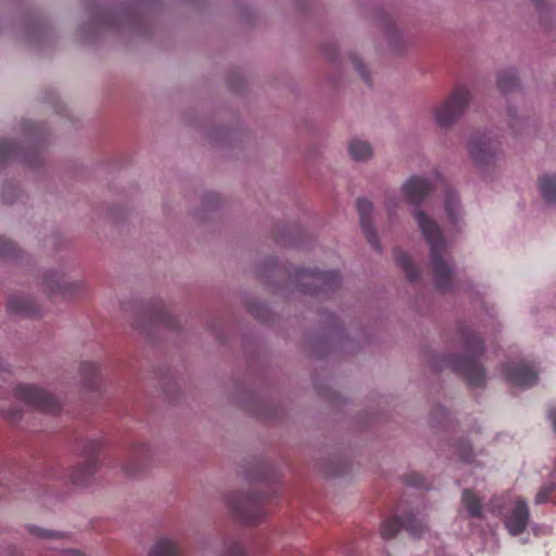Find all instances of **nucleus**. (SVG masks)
<instances>
[{"label": "nucleus", "instance_id": "1", "mask_svg": "<svg viewBox=\"0 0 556 556\" xmlns=\"http://www.w3.org/2000/svg\"><path fill=\"white\" fill-rule=\"evenodd\" d=\"M412 216L430 249V270L433 283L447 289L453 280V264L447 254V242L438 222L424 208L416 206Z\"/></svg>", "mask_w": 556, "mask_h": 556}, {"label": "nucleus", "instance_id": "2", "mask_svg": "<svg viewBox=\"0 0 556 556\" xmlns=\"http://www.w3.org/2000/svg\"><path fill=\"white\" fill-rule=\"evenodd\" d=\"M472 100L471 91L459 86L431 108L432 122L441 129L453 128L463 117Z\"/></svg>", "mask_w": 556, "mask_h": 556}, {"label": "nucleus", "instance_id": "3", "mask_svg": "<svg viewBox=\"0 0 556 556\" xmlns=\"http://www.w3.org/2000/svg\"><path fill=\"white\" fill-rule=\"evenodd\" d=\"M14 396L24 405L43 413L53 414L61 407L55 395L34 384H18L14 390Z\"/></svg>", "mask_w": 556, "mask_h": 556}, {"label": "nucleus", "instance_id": "4", "mask_svg": "<svg viewBox=\"0 0 556 556\" xmlns=\"http://www.w3.org/2000/svg\"><path fill=\"white\" fill-rule=\"evenodd\" d=\"M468 153L472 162L480 167L488 166L500 154V146L489 137H473L467 144Z\"/></svg>", "mask_w": 556, "mask_h": 556}, {"label": "nucleus", "instance_id": "5", "mask_svg": "<svg viewBox=\"0 0 556 556\" xmlns=\"http://www.w3.org/2000/svg\"><path fill=\"white\" fill-rule=\"evenodd\" d=\"M433 187L431 177L412 176L402 185L401 195L407 203L418 205Z\"/></svg>", "mask_w": 556, "mask_h": 556}, {"label": "nucleus", "instance_id": "6", "mask_svg": "<svg viewBox=\"0 0 556 556\" xmlns=\"http://www.w3.org/2000/svg\"><path fill=\"white\" fill-rule=\"evenodd\" d=\"M529 520V510L527 505L520 498L509 504L504 515V523L508 532L513 535L520 534L527 527Z\"/></svg>", "mask_w": 556, "mask_h": 556}, {"label": "nucleus", "instance_id": "7", "mask_svg": "<svg viewBox=\"0 0 556 556\" xmlns=\"http://www.w3.org/2000/svg\"><path fill=\"white\" fill-rule=\"evenodd\" d=\"M504 378L515 387L528 388L536 382V372L526 363H508L503 367Z\"/></svg>", "mask_w": 556, "mask_h": 556}, {"label": "nucleus", "instance_id": "8", "mask_svg": "<svg viewBox=\"0 0 556 556\" xmlns=\"http://www.w3.org/2000/svg\"><path fill=\"white\" fill-rule=\"evenodd\" d=\"M42 286L50 294L70 295L81 287L79 281H70L56 270L47 271L42 278Z\"/></svg>", "mask_w": 556, "mask_h": 556}, {"label": "nucleus", "instance_id": "9", "mask_svg": "<svg viewBox=\"0 0 556 556\" xmlns=\"http://www.w3.org/2000/svg\"><path fill=\"white\" fill-rule=\"evenodd\" d=\"M403 526L414 536H420L425 525L421 520L416 517H410L406 522H400L397 519H388L381 526V535L384 539L393 538L400 527Z\"/></svg>", "mask_w": 556, "mask_h": 556}, {"label": "nucleus", "instance_id": "10", "mask_svg": "<svg viewBox=\"0 0 556 556\" xmlns=\"http://www.w3.org/2000/svg\"><path fill=\"white\" fill-rule=\"evenodd\" d=\"M147 556H184L178 539L161 535L154 540Z\"/></svg>", "mask_w": 556, "mask_h": 556}, {"label": "nucleus", "instance_id": "11", "mask_svg": "<svg viewBox=\"0 0 556 556\" xmlns=\"http://www.w3.org/2000/svg\"><path fill=\"white\" fill-rule=\"evenodd\" d=\"M453 367L455 370L464 375L471 384L478 386L483 381L484 371L472 357H466L462 361L454 362Z\"/></svg>", "mask_w": 556, "mask_h": 556}, {"label": "nucleus", "instance_id": "12", "mask_svg": "<svg viewBox=\"0 0 556 556\" xmlns=\"http://www.w3.org/2000/svg\"><path fill=\"white\" fill-rule=\"evenodd\" d=\"M444 211L448 225L456 227L464 225L463 207L459 203L458 195L452 190H447L445 193Z\"/></svg>", "mask_w": 556, "mask_h": 556}, {"label": "nucleus", "instance_id": "13", "mask_svg": "<svg viewBox=\"0 0 556 556\" xmlns=\"http://www.w3.org/2000/svg\"><path fill=\"white\" fill-rule=\"evenodd\" d=\"M536 189L545 204L556 205V174H541L536 179Z\"/></svg>", "mask_w": 556, "mask_h": 556}, {"label": "nucleus", "instance_id": "14", "mask_svg": "<svg viewBox=\"0 0 556 556\" xmlns=\"http://www.w3.org/2000/svg\"><path fill=\"white\" fill-rule=\"evenodd\" d=\"M348 152L350 157L356 162H367L374 154L371 144L359 138H353L349 141Z\"/></svg>", "mask_w": 556, "mask_h": 556}, {"label": "nucleus", "instance_id": "15", "mask_svg": "<svg viewBox=\"0 0 556 556\" xmlns=\"http://www.w3.org/2000/svg\"><path fill=\"white\" fill-rule=\"evenodd\" d=\"M462 506L470 518L482 517V505L480 497L471 490H464L462 494Z\"/></svg>", "mask_w": 556, "mask_h": 556}, {"label": "nucleus", "instance_id": "16", "mask_svg": "<svg viewBox=\"0 0 556 556\" xmlns=\"http://www.w3.org/2000/svg\"><path fill=\"white\" fill-rule=\"evenodd\" d=\"M357 208L361 215V223L363 226V229L366 231L367 239L371 244H375L374 242V235L370 229V222L368 219V216L370 215L372 211V204L370 201L366 199H361L357 201Z\"/></svg>", "mask_w": 556, "mask_h": 556}, {"label": "nucleus", "instance_id": "17", "mask_svg": "<svg viewBox=\"0 0 556 556\" xmlns=\"http://www.w3.org/2000/svg\"><path fill=\"white\" fill-rule=\"evenodd\" d=\"M26 529L31 535H34L38 539L65 540L68 538V534L66 532L48 530V529H43V528L35 526V525H28L26 527Z\"/></svg>", "mask_w": 556, "mask_h": 556}, {"label": "nucleus", "instance_id": "18", "mask_svg": "<svg viewBox=\"0 0 556 556\" xmlns=\"http://www.w3.org/2000/svg\"><path fill=\"white\" fill-rule=\"evenodd\" d=\"M96 471V463L88 462L80 467H77L73 470L71 475V479L75 484H84L87 479L92 476Z\"/></svg>", "mask_w": 556, "mask_h": 556}, {"label": "nucleus", "instance_id": "19", "mask_svg": "<svg viewBox=\"0 0 556 556\" xmlns=\"http://www.w3.org/2000/svg\"><path fill=\"white\" fill-rule=\"evenodd\" d=\"M348 63L358 74V76L366 83H369L370 72L363 60L356 54H350Z\"/></svg>", "mask_w": 556, "mask_h": 556}, {"label": "nucleus", "instance_id": "20", "mask_svg": "<svg viewBox=\"0 0 556 556\" xmlns=\"http://www.w3.org/2000/svg\"><path fill=\"white\" fill-rule=\"evenodd\" d=\"M396 261L399 263V265L404 269V271L406 273V276L410 279L415 278L417 276V269L416 267L414 266L410 257L404 253V252H401L397 254L396 256Z\"/></svg>", "mask_w": 556, "mask_h": 556}, {"label": "nucleus", "instance_id": "21", "mask_svg": "<svg viewBox=\"0 0 556 556\" xmlns=\"http://www.w3.org/2000/svg\"><path fill=\"white\" fill-rule=\"evenodd\" d=\"M12 154V144L7 140H0V162Z\"/></svg>", "mask_w": 556, "mask_h": 556}, {"label": "nucleus", "instance_id": "22", "mask_svg": "<svg viewBox=\"0 0 556 556\" xmlns=\"http://www.w3.org/2000/svg\"><path fill=\"white\" fill-rule=\"evenodd\" d=\"M12 244L9 240L0 238V255H5L9 253Z\"/></svg>", "mask_w": 556, "mask_h": 556}, {"label": "nucleus", "instance_id": "23", "mask_svg": "<svg viewBox=\"0 0 556 556\" xmlns=\"http://www.w3.org/2000/svg\"><path fill=\"white\" fill-rule=\"evenodd\" d=\"M468 352L469 353H481L482 352V345L480 343V341L476 340L475 342L470 343L467 348Z\"/></svg>", "mask_w": 556, "mask_h": 556}, {"label": "nucleus", "instance_id": "24", "mask_svg": "<svg viewBox=\"0 0 556 556\" xmlns=\"http://www.w3.org/2000/svg\"><path fill=\"white\" fill-rule=\"evenodd\" d=\"M85 372H97L99 370V365L97 363H86L84 365V369H83Z\"/></svg>", "mask_w": 556, "mask_h": 556}, {"label": "nucleus", "instance_id": "25", "mask_svg": "<svg viewBox=\"0 0 556 556\" xmlns=\"http://www.w3.org/2000/svg\"><path fill=\"white\" fill-rule=\"evenodd\" d=\"M63 556H87L84 552L78 549H66L63 552Z\"/></svg>", "mask_w": 556, "mask_h": 556}, {"label": "nucleus", "instance_id": "26", "mask_svg": "<svg viewBox=\"0 0 556 556\" xmlns=\"http://www.w3.org/2000/svg\"><path fill=\"white\" fill-rule=\"evenodd\" d=\"M548 492L547 490H542L540 491L538 494H536V502L538 503H543L547 500V496H548Z\"/></svg>", "mask_w": 556, "mask_h": 556}, {"label": "nucleus", "instance_id": "27", "mask_svg": "<svg viewBox=\"0 0 556 556\" xmlns=\"http://www.w3.org/2000/svg\"><path fill=\"white\" fill-rule=\"evenodd\" d=\"M551 419H552V422H553V426L556 430V408H554L552 412H551Z\"/></svg>", "mask_w": 556, "mask_h": 556}, {"label": "nucleus", "instance_id": "28", "mask_svg": "<svg viewBox=\"0 0 556 556\" xmlns=\"http://www.w3.org/2000/svg\"><path fill=\"white\" fill-rule=\"evenodd\" d=\"M498 85H500L502 88H504L503 83H502V79H500Z\"/></svg>", "mask_w": 556, "mask_h": 556}]
</instances>
